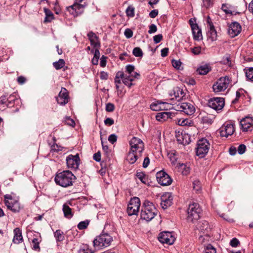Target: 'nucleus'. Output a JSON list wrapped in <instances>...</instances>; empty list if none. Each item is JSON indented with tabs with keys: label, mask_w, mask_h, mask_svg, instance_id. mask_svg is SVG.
Masks as SVG:
<instances>
[{
	"label": "nucleus",
	"mask_w": 253,
	"mask_h": 253,
	"mask_svg": "<svg viewBox=\"0 0 253 253\" xmlns=\"http://www.w3.org/2000/svg\"><path fill=\"white\" fill-rule=\"evenodd\" d=\"M207 35L212 41L216 40L217 37V32L214 27V26L209 27Z\"/></svg>",
	"instance_id": "c85d7f7f"
},
{
	"label": "nucleus",
	"mask_w": 253,
	"mask_h": 253,
	"mask_svg": "<svg viewBox=\"0 0 253 253\" xmlns=\"http://www.w3.org/2000/svg\"><path fill=\"white\" fill-rule=\"evenodd\" d=\"M4 204L7 208L13 212H19L20 210L19 204L17 202H15L14 203L10 202L8 200H5Z\"/></svg>",
	"instance_id": "b1692460"
},
{
	"label": "nucleus",
	"mask_w": 253,
	"mask_h": 253,
	"mask_svg": "<svg viewBox=\"0 0 253 253\" xmlns=\"http://www.w3.org/2000/svg\"><path fill=\"white\" fill-rule=\"evenodd\" d=\"M187 212V220L190 222H194L200 218L202 210L198 203H193L189 205Z\"/></svg>",
	"instance_id": "f03ea898"
},
{
	"label": "nucleus",
	"mask_w": 253,
	"mask_h": 253,
	"mask_svg": "<svg viewBox=\"0 0 253 253\" xmlns=\"http://www.w3.org/2000/svg\"><path fill=\"white\" fill-rule=\"evenodd\" d=\"M157 212L158 211L155 205L152 203L146 201L141 209V218L147 221H149L155 216Z\"/></svg>",
	"instance_id": "f257e3e1"
},
{
	"label": "nucleus",
	"mask_w": 253,
	"mask_h": 253,
	"mask_svg": "<svg viewBox=\"0 0 253 253\" xmlns=\"http://www.w3.org/2000/svg\"><path fill=\"white\" fill-rule=\"evenodd\" d=\"M161 205L164 209H167L172 204L173 197L171 193L166 192L164 193L161 196Z\"/></svg>",
	"instance_id": "2eb2a0df"
},
{
	"label": "nucleus",
	"mask_w": 253,
	"mask_h": 253,
	"mask_svg": "<svg viewBox=\"0 0 253 253\" xmlns=\"http://www.w3.org/2000/svg\"><path fill=\"white\" fill-rule=\"evenodd\" d=\"M193 188L194 190L199 192L201 190V184L199 180H195L193 182Z\"/></svg>",
	"instance_id": "49530a36"
},
{
	"label": "nucleus",
	"mask_w": 253,
	"mask_h": 253,
	"mask_svg": "<svg viewBox=\"0 0 253 253\" xmlns=\"http://www.w3.org/2000/svg\"><path fill=\"white\" fill-rule=\"evenodd\" d=\"M87 37L90 41L91 45L95 47H97L100 46L98 38L96 35L92 32H89L87 34Z\"/></svg>",
	"instance_id": "a878e982"
},
{
	"label": "nucleus",
	"mask_w": 253,
	"mask_h": 253,
	"mask_svg": "<svg viewBox=\"0 0 253 253\" xmlns=\"http://www.w3.org/2000/svg\"><path fill=\"white\" fill-rule=\"evenodd\" d=\"M189 24L192 30V33L194 40L197 41L201 40L202 39V32L197 24L194 23L192 19L189 20Z\"/></svg>",
	"instance_id": "6ab92c4d"
},
{
	"label": "nucleus",
	"mask_w": 253,
	"mask_h": 253,
	"mask_svg": "<svg viewBox=\"0 0 253 253\" xmlns=\"http://www.w3.org/2000/svg\"><path fill=\"white\" fill-rule=\"evenodd\" d=\"M117 139V136L115 134H112L108 137V141L112 144H114L116 142Z\"/></svg>",
	"instance_id": "e2e57ef3"
},
{
	"label": "nucleus",
	"mask_w": 253,
	"mask_h": 253,
	"mask_svg": "<svg viewBox=\"0 0 253 253\" xmlns=\"http://www.w3.org/2000/svg\"><path fill=\"white\" fill-rule=\"evenodd\" d=\"M216 249L210 244H208L205 248L203 253H216Z\"/></svg>",
	"instance_id": "37998d69"
},
{
	"label": "nucleus",
	"mask_w": 253,
	"mask_h": 253,
	"mask_svg": "<svg viewBox=\"0 0 253 253\" xmlns=\"http://www.w3.org/2000/svg\"><path fill=\"white\" fill-rule=\"evenodd\" d=\"M22 241V232L19 228H16L14 229L13 242L15 244H19Z\"/></svg>",
	"instance_id": "bb28decb"
},
{
	"label": "nucleus",
	"mask_w": 253,
	"mask_h": 253,
	"mask_svg": "<svg viewBox=\"0 0 253 253\" xmlns=\"http://www.w3.org/2000/svg\"><path fill=\"white\" fill-rule=\"evenodd\" d=\"M174 96L177 100H179L184 96V93L182 89L179 87H176L173 89Z\"/></svg>",
	"instance_id": "473e14b6"
},
{
	"label": "nucleus",
	"mask_w": 253,
	"mask_h": 253,
	"mask_svg": "<svg viewBox=\"0 0 253 253\" xmlns=\"http://www.w3.org/2000/svg\"><path fill=\"white\" fill-rule=\"evenodd\" d=\"M240 244V242L236 238H233L230 243V245L232 247H237Z\"/></svg>",
	"instance_id": "052dcab7"
},
{
	"label": "nucleus",
	"mask_w": 253,
	"mask_h": 253,
	"mask_svg": "<svg viewBox=\"0 0 253 253\" xmlns=\"http://www.w3.org/2000/svg\"><path fill=\"white\" fill-rule=\"evenodd\" d=\"M141 155H138L137 154L134 152H132L131 150L130 149L127 155L126 160L129 163L131 164H134L139 157Z\"/></svg>",
	"instance_id": "cd10ccee"
},
{
	"label": "nucleus",
	"mask_w": 253,
	"mask_h": 253,
	"mask_svg": "<svg viewBox=\"0 0 253 253\" xmlns=\"http://www.w3.org/2000/svg\"><path fill=\"white\" fill-rule=\"evenodd\" d=\"M210 146V143L207 139L202 138L200 139L197 144L196 155L199 158H204L208 153Z\"/></svg>",
	"instance_id": "39448f33"
},
{
	"label": "nucleus",
	"mask_w": 253,
	"mask_h": 253,
	"mask_svg": "<svg viewBox=\"0 0 253 253\" xmlns=\"http://www.w3.org/2000/svg\"><path fill=\"white\" fill-rule=\"evenodd\" d=\"M115 106L113 104L108 103L106 104L105 109L107 112H111L114 110Z\"/></svg>",
	"instance_id": "bf43d9fd"
},
{
	"label": "nucleus",
	"mask_w": 253,
	"mask_h": 253,
	"mask_svg": "<svg viewBox=\"0 0 253 253\" xmlns=\"http://www.w3.org/2000/svg\"><path fill=\"white\" fill-rule=\"evenodd\" d=\"M172 65L173 67L177 69H179L181 65V62L179 60H176L173 59L171 61Z\"/></svg>",
	"instance_id": "864d4df0"
},
{
	"label": "nucleus",
	"mask_w": 253,
	"mask_h": 253,
	"mask_svg": "<svg viewBox=\"0 0 253 253\" xmlns=\"http://www.w3.org/2000/svg\"><path fill=\"white\" fill-rule=\"evenodd\" d=\"M126 69L128 74L130 75L134 72L135 67L133 65L129 64L126 66Z\"/></svg>",
	"instance_id": "5fc2aeb1"
},
{
	"label": "nucleus",
	"mask_w": 253,
	"mask_h": 253,
	"mask_svg": "<svg viewBox=\"0 0 253 253\" xmlns=\"http://www.w3.org/2000/svg\"><path fill=\"white\" fill-rule=\"evenodd\" d=\"M102 178L106 184H109L112 182L110 175H102Z\"/></svg>",
	"instance_id": "13d9d810"
},
{
	"label": "nucleus",
	"mask_w": 253,
	"mask_h": 253,
	"mask_svg": "<svg viewBox=\"0 0 253 253\" xmlns=\"http://www.w3.org/2000/svg\"><path fill=\"white\" fill-rule=\"evenodd\" d=\"M69 93L68 90L64 87H62L60 91L56 100L57 103L62 106H64L69 102Z\"/></svg>",
	"instance_id": "4468645a"
},
{
	"label": "nucleus",
	"mask_w": 253,
	"mask_h": 253,
	"mask_svg": "<svg viewBox=\"0 0 253 253\" xmlns=\"http://www.w3.org/2000/svg\"><path fill=\"white\" fill-rule=\"evenodd\" d=\"M243 131H252L253 129V118L246 117L240 121Z\"/></svg>",
	"instance_id": "dca6fc26"
},
{
	"label": "nucleus",
	"mask_w": 253,
	"mask_h": 253,
	"mask_svg": "<svg viewBox=\"0 0 253 253\" xmlns=\"http://www.w3.org/2000/svg\"><path fill=\"white\" fill-rule=\"evenodd\" d=\"M126 15L129 17L134 16V8L132 6H129L126 9Z\"/></svg>",
	"instance_id": "09e8293b"
},
{
	"label": "nucleus",
	"mask_w": 253,
	"mask_h": 253,
	"mask_svg": "<svg viewBox=\"0 0 253 253\" xmlns=\"http://www.w3.org/2000/svg\"><path fill=\"white\" fill-rule=\"evenodd\" d=\"M209 229V223L208 221H203L202 222L200 223L199 225V230L202 232L205 233L206 232H208Z\"/></svg>",
	"instance_id": "f704fd0d"
},
{
	"label": "nucleus",
	"mask_w": 253,
	"mask_h": 253,
	"mask_svg": "<svg viewBox=\"0 0 253 253\" xmlns=\"http://www.w3.org/2000/svg\"><path fill=\"white\" fill-rule=\"evenodd\" d=\"M169 158L171 162V164L173 166H176L178 164L177 161L178 159V156L176 153L174 151H171L168 153Z\"/></svg>",
	"instance_id": "7c9ffc66"
},
{
	"label": "nucleus",
	"mask_w": 253,
	"mask_h": 253,
	"mask_svg": "<svg viewBox=\"0 0 253 253\" xmlns=\"http://www.w3.org/2000/svg\"><path fill=\"white\" fill-rule=\"evenodd\" d=\"M158 240L162 244L171 245L174 243L175 238L172 232L165 231L159 234Z\"/></svg>",
	"instance_id": "9b49d317"
},
{
	"label": "nucleus",
	"mask_w": 253,
	"mask_h": 253,
	"mask_svg": "<svg viewBox=\"0 0 253 253\" xmlns=\"http://www.w3.org/2000/svg\"><path fill=\"white\" fill-rule=\"evenodd\" d=\"M65 123L69 126H74L75 125V123L74 121L71 119L70 117H67L65 119Z\"/></svg>",
	"instance_id": "680f3d73"
},
{
	"label": "nucleus",
	"mask_w": 253,
	"mask_h": 253,
	"mask_svg": "<svg viewBox=\"0 0 253 253\" xmlns=\"http://www.w3.org/2000/svg\"><path fill=\"white\" fill-rule=\"evenodd\" d=\"M65 64L64 60L62 59H60L58 61L55 62L53 63L54 67L56 70H59L62 68Z\"/></svg>",
	"instance_id": "4c0bfd02"
},
{
	"label": "nucleus",
	"mask_w": 253,
	"mask_h": 253,
	"mask_svg": "<svg viewBox=\"0 0 253 253\" xmlns=\"http://www.w3.org/2000/svg\"><path fill=\"white\" fill-rule=\"evenodd\" d=\"M247 78L250 80L253 81V67L250 68L246 72Z\"/></svg>",
	"instance_id": "de8ad7c7"
},
{
	"label": "nucleus",
	"mask_w": 253,
	"mask_h": 253,
	"mask_svg": "<svg viewBox=\"0 0 253 253\" xmlns=\"http://www.w3.org/2000/svg\"><path fill=\"white\" fill-rule=\"evenodd\" d=\"M113 239L107 233L102 234L93 240V245L98 249L109 246Z\"/></svg>",
	"instance_id": "20e7f679"
},
{
	"label": "nucleus",
	"mask_w": 253,
	"mask_h": 253,
	"mask_svg": "<svg viewBox=\"0 0 253 253\" xmlns=\"http://www.w3.org/2000/svg\"><path fill=\"white\" fill-rule=\"evenodd\" d=\"M73 177L75 178V175H55L54 180L57 184L65 187L72 184Z\"/></svg>",
	"instance_id": "6e6552de"
},
{
	"label": "nucleus",
	"mask_w": 253,
	"mask_h": 253,
	"mask_svg": "<svg viewBox=\"0 0 253 253\" xmlns=\"http://www.w3.org/2000/svg\"><path fill=\"white\" fill-rule=\"evenodd\" d=\"M54 237L57 242H61L64 240L63 233L60 230H57L54 233Z\"/></svg>",
	"instance_id": "e433bc0d"
},
{
	"label": "nucleus",
	"mask_w": 253,
	"mask_h": 253,
	"mask_svg": "<svg viewBox=\"0 0 253 253\" xmlns=\"http://www.w3.org/2000/svg\"><path fill=\"white\" fill-rule=\"evenodd\" d=\"M44 11L45 14L44 22H49L54 19L53 13L48 8H44Z\"/></svg>",
	"instance_id": "2f4dec72"
},
{
	"label": "nucleus",
	"mask_w": 253,
	"mask_h": 253,
	"mask_svg": "<svg viewBox=\"0 0 253 253\" xmlns=\"http://www.w3.org/2000/svg\"><path fill=\"white\" fill-rule=\"evenodd\" d=\"M130 150L134 152L138 155H141L144 149V144L140 139L137 137H133L129 141Z\"/></svg>",
	"instance_id": "423d86ee"
},
{
	"label": "nucleus",
	"mask_w": 253,
	"mask_h": 253,
	"mask_svg": "<svg viewBox=\"0 0 253 253\" xmlns=\"http://www.w3.org/2000/svg\"><path fill=\"white\" fill-rule=\"evenodd\" d=\"M242 30L241 26L237 22H232L229 26L228 33L231 38L238 36Z\"/></svg>",
	"instance_id": "f3484780"
},
{
	"label": "nucleus",
	"mask_w": 253,
	"mask_h": 253,
	"mask_svg": "<svg viewBox=\"0 0 253 253\" xmlns=\"http://www.w3.org/2000/svg\"><path fill=\"white\" fill-rule=\"evenodd\" d=\"M137 178L145 184L150 185L152 183V180L149 175H136Z\"/></svg>",
	"instance_id": "c756f323"
},
{
	"label": "nucleus",
	"mask_w": 253,
	"mask_h": 253,
	"mask_svg": "<svg viewBox=\"0 0 253 253\" xmlns=\"http://www.w3.org/2000/svg\"><path fill=\"white\" fill-rule=\"evenodd\" d=\"M176 171L182 174H188L190 172L191 168L189 164L178 163L175 166Z\"/></svg>",
	"instance_id": "4be33fe9"
},
{
	"label": "nucleus",
	"mask_w": 253,
	"mask_h": 253,
	"mask_svg": "<svg viewBox=\"0 0 253 253\" xmlns=\"http://www.w3.org/2000/svg\"><path fill=\"white\" fill-rule=\"evenodd\" d=\"M235 131L234 125L230 122H226L219 128L221 137H227L233 134Z\"/></svg>",
	"instance_id": "9d476101"
},
{
	"label": "nucleus",
	"mask_w": 253,
	"mask_h": 253,
	"mask_svg": "<svg viewBox=\"0 0 253 253\" xmlns=\"http://www.w3.org/2000/svg\"><path fill=\"white\" fill-rule=\"evenodd\" d=\"M33 249L34 250H40L39 242L37 238H34L32 240Z\"/></svg>",
	"instance_id": "8fccbe9b"
},
{
	"label": "nucleus",
	"mask_w": 253,
	"mask_h": 253,
	"mask_svg": "<svg viewBox=\"0 0 253 253\" xmlns=\"http://www.w3.org/2000/svg\"><path fill=\"white\" fill-rule=\"evenodd\" d=\"M222 10L227 14H233L231 10L232 6L228 4H223L221 7Z\"/></svg>",
	"instance_id": "58836bf2"
},
{
	"label": "nucleus",
	"mask_w": 253,
	"mask_h": 253,
	"mask_svg": "<svg viewBox=\"0 0 253 253\" xmlns=\"http://www.w3.org/2000/svg\"><path fill=\"white\" fill-rule=\"evenodd\" d=\"M140 206V199L136 197L131 198L127 205V212L129 216L137 215Z\"/></svg>",
	"instance_id": "0eeeda50"
},
{
	"label": "nucleus",
	"mask_w": 253,
	"mask_h": 253,
	"mask_svg": "<svg viewBox=\"0 0 253 253\" xmlns=\"http://www.w3.org/2000/svg\"><path fill=\"white\" fill-rule=\"evenodd\" d=\"M224 104V99L221 97H213L208 101V106L215 110H221Z\"/></svg>",
	"instance_id": "f8f14e48"
},
{
	"label": "nucleus",
	"mask_w": 253,
	"mask_h": 253,
	"mask_svg": "<svg viewBox=\"0 0 253 253\" xmlns=\"http://www.w3.org/2000/svg\"><path fill=\"white\" fill-rule=\"evenodd\" d=\"M100 57V52L98 49H96L94 53V56L92 59V63L93 65H97Z\"/></svg>",
	"instance_id": "ea45409f"
},
{
	"label": "nucleus",
	"mask_w": 253,
	"mask_h": 253,
	"mask_svg": "<svg viewBox=\"0 0 253 253\" xmlns=\"http://www.w3.org/2000/svg\"><path fill=\"white\" fill-rule=\"evenodd\" d=\"M173 117V114L169 112H162L158 113L156 116V119L159 122L167 121L169 119H171Z\"/></svg>",
	"instance_id": "5701e85b"
},
{
	"label": "nucleus",
	"mask_w": 253,
	"mask_h": 253,
	"mask_svg": "<svg viewBox=\"0 0 253 253\" xmlns=\"http://www.w3.org/2000/svg\"><path fill=\"white\" fill-rule=\"evenodd\" d=\"M84 7V5L76 2L73 5L68 7L67 9L71 14L75 16H77L83 12Z\"/></svg>",
	"instance_id": "a211bd4d"
},
{
	"label": "nucleus",
	"mask_w": 253,
	"mask_h": 253,
	"mask_svg": "<svg viewBox=\"0 0 253 253\" xmlns=\"http://www.w3.org/2000/svg\"><path fill=\"white\" fill-rule=\"evenodd\" d=\"M114 121L112 119L110 118H106L104 120V124L107 126H112V125L114 124Z\"/></svg>",
	"instance_id": "774afa93"
},
{
	"label": "nucleus",
	"mask_w": 253,
	"mask_h": 253,
	"mask_svg": "<svg viewBox=\"0 0 253 253\" xmlns=\"http://www.w3.org/2000/svg\"><path fill=\"white\" fill-rule=\"evenodd\" d=\"M164 103L162 102H154L150 105V108L153 110L158 111L162 109V105H164Z\"/></svg>",
	"instance_id": "c9c22d12"
},
{
	"label": "nucleus",
	"mask_w": 253,
	"mask_h": 253,
	"mask_svg": "<svg viewBox=\"0 0 253 253\" xmlns=\"http://www.w3.org/2000/svg\"><path fill=\"white\" fill-rule=\"evenodd\" d=\"M231 82V78L227 76L220 78L212 85L213 91L215 93L224 91L229 87Z\"/></svg>",
	"instance_id": "7ed1b4c3"
},
{
	"label": "nucleus",
	"mask_w": 253,
	"mask_h": 253,
	"mask_svg": "<svg viewBox=\"0 0 253 253\" xmlns=\"http://www.w3.org/2000/svg\"><path fill=\"white\" fill-rule=\"evenodd\" d=\"M63 211L64 216L67 218H71L73 216L72 209L67 205L64 204L63 206Z\"/></svg>",
	"instance_id": "72a5a7b5"
},
{
	"label": "nucleus",
	"mask_w": 253,
	"mask_h": 253,
	"mask_svg": "<svg viewBox=\"0 0 253 253\" xmlns=\"http://www.w3.org/2000/svg\"><path fill=\"white\" fill-rule=\"evenodd\" d=\"M156 178L158 183L162 186L169 185L172 181V179L169 175H160L159 176L157 175Z\"/></svg>",
	"instance_id": "412c9836"
},
{
	"label": "nucleus",
	"mask_w": 253,
	"mask_h": 253,
	"mask_svg": "<svg viewBox=\"0 0 253 253\" xmlns=\"http://www.w3.org/2000/svg\"><path fill=\"white\" fill-rule=\"evenodd\" d=\"M211 67L209 64H204L200 65L196 70L197 72L201 75L207 74L211 70Z\"/></svg>",
	"instance_id": "393cba45"
},
{
	"label": "nucleus",
	"mask_w": 253,
	"mask_h": 253,
	"mask_svg": "<svg viewBox=\"0 0 253 253\" xmlns=\"http://www.w3.org/2000/svg\"><path fill=\"white\" fill-rule=\"evenodd\" d=\"M18 99L14 94H11L6 99L5 96H1L0 100V104H5L7 107H11L14 106L15 102H18Z\"/></svg>",
	"instance_id": "aec40b11"
},
{
	"label": "nucleus",
	"mask_w": 253,
	"mask_h": 253,
	"mask_svg": "<svg viewBox=\"0 0 253 253\" xmlns=\"http://www.w3.org/2000/svg\"><path fill=\"white\" fill-rule=\"evenodd\" d=\"M175 123L177 125L181 126H186L190 124L189 120L188 119L183 118L177 119L175 120Z\"/></svg>",
	"instance_id": "79ce46f5"
},
{
	"label": "nucleus",
	"mask_w": 253,
	"mask_h": 253,
	"mask_svg": "<svg viewBox=\"0 0 253 253\" xmlns=\"http://www.w3.org/2000/svg\"><path fill=\"white\" fill-rule=\"evenodd\" d=\"M132 54L136 57H142L143 53L142 50L140 47H136L133 48Z\"/></svg>",
	"instance_id": "a19ab883"
},
{
	"label": "nucleus",
	"mask_w": 253,
	"mask_h": 253,
	"mask_svg": "<svg viewBox=\"0 0 253 253\" xmlns=\"http://www.w3.org/2000/svg\"><path fill=\"white\" fill-rule=\"evenodd\" d=\"M94 251L89 249L87 246H84L79 251V253H93Z\"/></svg>",
	"instance_id": "603ef678"
},
{
	"label": "nucleus",
	"mask_w": 253,
	"mask_h": 253,
	"mask_svg": "<svg viewBox=\"0 0 253 253\" xmlns=\"http://www.w3.org/2000/svg\"><path fill=\"white\" fill-rule=\"evenodd\" d=\"M213 2L211 0H203L202 6L209 8L212 6Z\"/></svg>",
	"instance_id": "3c124183"
},
{
	"label": "nucleus",
	"mask_w": 253,
	"mask_h": 253,
	"mask_svg": "<svg viewBox=\"0 0 253 253\" xmlns=\"http://www.w3.org/2000/svg\"><path fill=\"white\" fill-rule=\"evenodd\" d=\"M157 30V26L154 24H152L149 26V30L148 31V33L149 34H153L155 33Z\"/></svg>",
	"instance_id": "69168bd1"
},
{
	"label": "nucleus",
	"mask_w": 253,
	"mask_h": 253,
	"mask_svg": "<svg viewBox=\"0 0 253 253\" xmlns=\"http://www.w3.org/2000/svg\"><path fill=\"white\" fill-rule=\"evenodd\" d=\"M163 39V36L162 34H158L154 36L153 40L155 43H159Z\"/></svg>",
	"instance_id": "0e129e2a"
},
{
	"label": "nucleus",
	"mask_w": 253,
	"mask_h": 253,
	"mask_svg": "<svg viewBox=\"0 0 253 253\" xmlns=\"http://www.w3.org/2000/svg\"><path fill=\"white\" fill-rule=\"evenodd\" d=\"M123 83L127 85L129 87H130L131 85H132V82L134 80L133 79L130 78L129 76L125 77L124 79L122 80Z\"/></svg>",
	"instance_id": "a18cd8bd"
},
{
	"label": "nucleus",
	"mask_w": 253,
	"mask_h": 253,
	"mask_svg": "<svg viewBox=\"0 0 253 253\" xmlns=\"http://www.w3.org/2000/svg\"><path fill=\"white\" fill-rule=\"evenodd\" d=\"M80 158L78 154L76 155H70L66 158V162L69 168L77 169L80 164Z\"/></svg>",
	"instance_id": "ddd939ff"
},
{
	"label": "nucleus",
	"mask_w": 253,
	"mask_h": 253,
	"mask_svg": "<svg viewBox=\"0 0 253 253\" xmlns=\"http://www.w3.org/2000/svg\"><path fill=\"white\" fill-rule=\"evenodd\" d=\"M124 35L126 38L129 39L132 37L133 32L130 29L127 28L125 31Z\"/></svg>",
	"instance_id": "6e6d98bb"
},
{
	"label": "nucleus",
	"mask_w": 253,
	"mask_h": 253,
	"mask_svg": "<svg viewBox=\"0 0 253 253\" xmlns=\"http://www.w3.org/2000/svg\"><path fill=\"white\" fill-rule=\"evenodd\" d=\"M246 150V146L244 144H240L237 149L238 153L240 155L244 154Z\"/></svg>",
	"instance_id": "4d7b16f0"
},
{
	"label": "nucleus",
	"mask_w": 253,
	"mask_h": 253,
	"mask_svg": "<svg viewBox=\"0 0 253 253\" xmlns=\"http://www.w3.org/2000/svg\"><path fill=\"white\" fill-rule=\"evenodd\" d=\"M176 110L184 112L187 115L193 114L195 111L194 105L191 103L181 102L179 103L175 106Z\"/></svg>",
	"instance_id": "1a4fd4ad"
},
{
	"label": "nucleus",
	"mask_w": 253,
	"mask_h": 253,
	"mask_svg": "<svg viewBox=\"0 0 253 253\" xmlns=\"http://www.w3.org/2000/svg\"><path fill=\"white\" fill-rule=\"evenodd\" d=\"M192 52L195 55H198L201 52V47L200 46L194 47L191 49Z\"/></svg>",
	"instance_id": "338daca9"
},
{
	"label": "nucleus",
	"mask_w": 253,
	"mask_h": 253,
	"mask_svg": "<svg viewBox=\"0 0 253 253\" xmlns=\"http://www.w3.org/2000/svg\"><path fill=\"white\" fill-rule=\"evenodd\" d=\"M89 223V220H85L84 221L79 222L78 224V228L80 230H83L86 229Z\"/></svg>",
	"instance_id": "c03bdc74"
}]
</instances>
